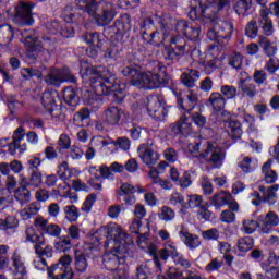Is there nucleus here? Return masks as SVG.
Returning <instances> with one entry per match:
<instances>
[{
	"instance_id": "obj_34",
	"label": "nucleus",
	"mask_w": 279,
	"mask_h": 279,
	"mask_svg": "<svg viewBox=\"0 0 279 279\" xmlns=\"http://www.w3.org/2000/svg\"><path fill=\"white\" fill-rule=\"evenodd\" d=\"M87 269L88 259H86V255L80 251H75V274L82 276V274H86Z\"/></svg>"
},
{
	"instance_id": "obj_37",
	"label": "nucleus",
	"mask_w": 279,
	"mask_h": 279,
	"mask_svg": "<svg viewBox=\"0 0 279 279\" xmlns=\"http://www.w3.org/2000/svg\"><path fill=\"white\" fill-rule=\"evenodd\" d=\"M271 163L272 161L271 159H269L262 167V173L264 175V181L266 184H274V182L278 180V174L271 169Z\"/></svg>"
},
{
	"instance_id": "obj_61",
	"label": "nucleus",
	"mask_w": 279,
	"mask_h": 279,
	"mask_svg": "<svg viewBox=\"0 0 279 279\" xmlns=\"http://www.w3.org/2000/svg\"><path fill=\"white\" fill-rule=\"evenodd\" d=\"M194 125H197L199 128V130H204V128H206V123H207V119L205 118L204 114H202V112H195L192 116L190 114Z\"/></svg>"
},
{
	"instance_id": "obj_58",
	"label": "nucleus",
	"mask_w": 279,
	"mask_h": 279,
	"mask_svg": "<svg viewBox=\"0 0 279 279\" xmlns=\"http://www.w3.org/2000/svg\"><path fill=\"white\" fill-rule=\"evenodd\" d=\"M161 221H173L175 219V211L169 206H163L158 214Z\"/></svg>"
},
{
	"instance_id": "obj_28",
	"label": "nucleus",
	"mask_w": 279,
	"mask_h": 279,
	"mask_svg": "<svg viewBox=\"0 0 279 279\" xmlns=\"http://www.w3.org/2000/svg\"><path fill=\"white\" fill-rule=\"evenodd\" d=\"M40 203L34 202L28 205H26L23 209L19 211V215L23 221H28V219H32L33 217H36L38 213H40Z\"/></svg>"
},
{
	"instance_id": "obj_43",
	"label": "nucleus",
	"mask_w": 279,
	"mask_h": 279,
	"mask_svg": "<svg viewBox=\"0 0 279 279\" xmlns=\"http://www.w3.org/2000/svg\"><path fill=\"white\" fill-rule=\"evenodd\" d=\"M63 99L68 106H72V108H75L80 104V97L77 96V93L74 92L73 88L66 87L63 90Z\"/></svg>"
},
{
	"instance_id": "obj_40",
	"label": "nucleus",
	"mask_w": 279,
	"mask_h": 279,
	"mask_svg": "<svg viewBox=\"0 0 279 279\" xmlns=\"http://www.w3.org/2000/svg\"><path fill=\"white\" fill-rule=\"evenodd\" d=\"M227 64L230 66V69H234L235 71L241 70L243 66V54L232 52L227 57Z\"/></svg>"
},
{
	"instance_id": "obj_62",
	"label": "nucleus",
	"mask_w": 279,
	"mask_h": 279,
	"mask_svg": "<svg viewBox=\"0 0 279 279\" xmlns=\"http://www.w3.org/2000/svg\"><path fill=\"white\" fill-rule=\"evenodd\" d=\"M95 202H97V195L89 194L84 201L81 210L83 213H90V210H93V206H95Z\"/></svg>"
},
{
	"instance_id": "obj_23",
	"label": "nucleus",
	"mask_w": 279,
	"mask_h": 279,
	"mask_svg": "<svg viewBox=\"0 0 279 279\" xmlns=\"http://www.w3.org/2000/svg\"><path fill=\"white\" fill-rule=\"evenodd\" d=\"M138 156L147 167H154V165L160 160V154L154 151L149 146L145 147V145L140 147Z\"/></svg>"
},
{
	"instance_id": "obj_45",
	"label": "nucleus",
	"mask_w": 279,
	"mask_h": 279,
	"mask_svg": "<svg viewBox=\"0 0 279 279\" xmlns=\"http://www.w3.org/2000/svg\"><path fill=\"white\" fill-rule=\"evenodd\" d=\"M239 88L244 95H246V97L256 96V85L254 83H250L247 78L239 81Z\"/></svg>"
},
{
	"instance_id": "obj_15",
	"label": "nucleus",
	"mask_w": 279,
	"mask_h": 279,
	"mask_svg": "<svg viewBox=\"0 0 279 279\" xmlns=\"http://www.w3.org/2000/svg\"><path fill=\"white\" fill-rule=\"evenodd\" d=\"M209 202L215 208H221L223 206H229L230 210L239 213V203L234 201L230 192H219L209 198Z\"/></svg>"
},
{
	"instance_id": "obj_30",
	"label": "nucleus",
	"mask_w": 279,
	"mask_h": 279,
	"mask_svg": "<svg viewBox=\"0 0 279 279\" xmlns=\"http://www.w3.org/2000/svg\"><path fill=\"white\" fill-rule=\"evenodd\" d=\"M87 170L90 175L88 184L93 187L94 191H101V174L99 168L95 166H89Z\"/></svg>"
},
{
	"instance_id": "obj_31",
	"label": "nucleus",
	"mask_w": 279,
	"mask_h": 279,
	"mask_svg": "<svg viewBox=\"0 0 279 279\" xmlns=\"http://www.w3.org/2000/svg\"><path fill=\"white\" fill-rule=\"evenodd\" d=\"M178 246L173 241H168L163 244V247L159 250V258L161 260H169V258H172L178 254Z\"/></svg>"
},
{
	"instance_id": "obj_21",
	"label": "nucleus",
	"mask_w": 279,
	"mask_h": 279,
	"mask_svg": "<svg viewBox=\"0 0 279 279\" xmlns=\"http://www.w3.org/2000/svg\"><path fill=\"white\" fill-rule=\"evenodd\" d=\"M11 263L13 267L12 276H21L22 278L27 276V263L25 262V257H23L17 250L12 253Z\"/></svg>"
},
{
	"instance_id": "obj_18",
	"label": "nucleus",
	"mask_w": 279,
	"mask_h": 279,
	"mask_svg": "<svg viewBox=\"0 0 279 279\" xmlns=\"http://www.w3.org/2000/svg\"><path fill=\"white\" fill-rule=\"evenodd\" d=\"M259 229L263 234H271L274 228L279 226V216L275 211H268L258 217Z\"/></svg>"
},
{
	"instance_id": "obj_56",
	"label": "nucleus",
	"mask_w": 279,
	"mask_h": 279,
	"mask_svg": "<svg viewBox=\"0 0 279 279\" xmlns=\"http://www.w3.org/2000/svg\"><path fill=\"white\" fill-rule=\"evenodd\" d=\"M74 171L75 169L69 168V163L63 161L61 165H59L57 173L61 180H69L72 178Z\"/></svg>"
},
{
	"instance_id": "obj_41",
	"label": "nucleus",
	"mask_w": 279,
	"mask_h": 279,
	"mask_svg": "<svg viewBox=\"0 0 279 279\" xmlns=\"http://www.w3.org/2000/svg\"><path fill=\"white\" fill-rule=\"evenodd\" d=\"M63 213L69 223H75L80 219V209L75 205H66L63 207Z\"/></svg>"
},
{
	"instance_id": "obj_19",
	"label": "nucleus",
	"mask_w": 279,
	"mask_h": 279,
	"mask_svg": "<svg viewBox=\"0 0 279 279\" xmlns=\"http://www.w3.org/2000/svg\"><path fill=\"white\" fill-rule=\"evenodd\" d=\"M124 32H130V23L118 21L112 26L106 27L104 29V36L108 40H121V38H123Z\"/></svg>"
},
{
	"instance_id": "obj_63",
	"label": "nucleus",
	"mask_w": 279,
	"mask_h": 279,
	"mask_svg": "<svg viewBox=\"0 0 279 279\" xmlns=\"http://www.w3.org/2000/svg\"><path fill=\"white\" fill-rule=\"evenodd\" d=\"M234 213L235 211L232 209L223 210L220 214V220L222 221V223H234V221H236V214Z\"/></svg>"
},
{
	"instance_id": "obj_33",
	"label": "nucleus",
	"mask_w": 279,
	"mask_h": 279,
	"mask_svg": "<svg viewBox=\"0 0 279 279\" xmlns=\"http://www.w3.org/2000/svg\"><path fill=\"white\" fill-rule=\"evenodd\" d=\"M14 38V29L11 25L4 24L0 26V46L8 47Z\"/></svg>"
},
{
	"instance_id": "obj_17",
	"label": "nucleus",
	"mask_w": 279,
	"mask_h": 279,
	"mask_svg": "<svg viewBox=\"0 0 279 279\" xmlns=\"http://www.w3.org/2000/svg\"><path fill=\"white\" fill-rule=\"evenodd\" d=\"M25 128L19 126L14 132L12 136V142L9 143V154L11 156H15L16 151H20V154H25L27 151V144H22L23 138H25Z\"/></svg>"
},
{
	"instance_id": "obj_22",
	"label": "nucleus",
	"mask_w": 279,
	"mask_h": 279,
	"mask_svg": "<svg viewBox=\"0 0 279 279\" xmlns=\"http://www.w3.org/2000/svg\"><path fill=\"white\" fill-rule=\"evenodd\" d=\"M21 43H24L28 53H32L29 58L36 60L38 53L36 52V47L38 45V37L34 34V31H21Z\"/></svg>"
},
{
	"instance_id": "obj_44",
	"label": "nucleus",
	"mask_w": 279,
	"mask_h": 279,
	"mask_svg": "<svg viewBox=\"0 0 279 279\" xmlns=\"http://www.w3.org/2000/svg\"><path fill=\"white\" fill-rule=\"evenodd\" d=\"M71 247H73V243L69 235H62L54 242V250L57 252H69Z\"/></svg>"
},
{
	"instance_id": "obj_64",
	"label": "nucleus",
	"mask_w": 279,
	"mask_h": 279,
	"mask_svg": "<svg viewBox=\"0 0 279 279\" xmlns=\"http://www.w3.org/2000/svg\"><path fill=\"white\" fill-rule=\"evenodd\" d=\"M158 279H184V276L178 268L170 267L167 271V277L158 276Z\"/></svg>"
},
{
	"instance_id": "obj_3",
	"label": "nucleus",
	"mask_w": 279,
	"mask_h": 279,
	"mask_svg": "<svg viewBox=\"0 0 279 279\" xmlns=\"http://www.w3.org/2000/svg\"><path fill=\"white\" fill-rule=\"evenodd\" d=\"M121 73L124 77H131L132 86L154 90L155 88H165L169 84V73L167 66L160 61H154L149 71L143 72V68L135 63H128Z\"/></svg>"
},
{
	"instance_id": "obj_1",
	"label": "nucleus",
	"mask_w": 279,
	"mask_h": 279,
	"mask_svg": "<svg viewBox=\"0 0 279 279\" xmlns=\"http://www.w3.org/2000/svg\"><path fill=\"white\" fill-rule=\"evenodd\" d=\"M143 40L155 47H160L162 43L170 38L172 50H168V60H175L178 56H190L195 51L196 47L191 41H186L184 37L173 36V22L167 14L162 16L153 15L144 20L141 26Z\"/></svg>"
},
{
	"instance_id": "obj_53",
	"label": "nucleus",
	"mask_w": 279,
	"mask_h": 279,
	"mask_svg": "<svg viewBox=\"0 0 279 279\" xmlns=\"http://www.w3.org/2000/svg\"><path fill=\"white\" fill-rule=\"evenodd\" d=\"M44 245L45 244L34 245L35 254L40 258H43V256H45V258H51L53 256V246L46 245L43 247Z\"/></svg>"
},
{
	"instance_id": "obj_57",
	"label": "nucleus",
	"mask_w": 279,
	"mask_h": 279,
	"mask_svg": "<svg viewBox=\"0 0 279 279\" xmlns=\"http://www.w3.org/2000/svg\"><path fill=\"white\" fill-rule=\"evenodd\" d=\"M258 228H260V221L250 219L244 220L242 225V232H245V234H254Z\"/></svg>"
},
{
	"instance_id": "obj_2",
	"label": "nucleus",
	"mask_w": 279,
	"mask_h": 279,
	"mask_svg": "<svg viewBox=\"0 0 279 279\" xmlns=\"http://www.w3.org/2000/svg\"><path fill=\"white\" fill-rule=\"evenodd\" d=\"M81 77L89 82L97 97L112 95L114 101H123L124 84L117 83V78L105 66L82 65Z\"/></svg>"
},
{
	"instance_id": "obj_26",
	"label": "nucleus",
	"mask_w": 279,
	"mask_h": 279,
	"mask_svg": "<svg viewBox=\"0 0 279 279\" xmlns=\"http://www.w3.org/2000/svg\"><path fill=\"white\" fill-rule=\"evenodd\" d=\"M199 101V97L195 93H190L185 96V98H178V106L180 110H186L189 108L190 104V109H187V114H191L193 112V109L195 106H197V102Z\"/></svg>"
},
{
	"instance_id": "obj_29",
	"label": "nucleus",
	"mask_w": 279,
	"mask_h": 279,
	"mask_svg": "<svg viewBox=\"0 0 279 279\" xmlns=\"http://www.w3.org/2000/svg\"><path fill=\"white\" fill-rule=\"evenodd\" d=\"M25 241L26 243H33L35 245H45V235L36 232V229L32 226L26 227L25 230Z\"/></svg>"
},
{
	"instance_id": "obj_24",
	"label": "nucleus",
	"mask_w": 279,
	"mask_h": 279,
	"mask_svg": "<svg viewBox=\"0 0 279 279\" xmlns=\"http://www.w3.org/2000/svg\"><path fill=\"white\" fill-rule=\"evenodd\" d=\"M56 97H58V92L56 90L44 92L41 96L44 108L50 112L52 117H56V114H53V112H56Z\"/></svg>"
},
{
	"instance_id": "obj_25",
	"label": "nucleus",
	"mask_w": 279,
	"mask_h": 279,
	"mask_svg": "<svg viewBox=\"0 0 279 279\" xmlns=\"http://www.w3.org/2000/svg\"><path fill=\"white\" fill-rule=\"evenodd\" d=\"M214 23L215 29H218L220 38L228 40V38L232 36V32H234V26L230 22L223 20H214Z\"/></svg>"
},
{
	"instance_id": "obj_46",
	"label": "nucleus",
	"mask_w": 279,
	"mask_h": 279,
	"mask_svg": "<svg viewBox=\"0 0 279 279\" xmlns=\"http://www.w3.org/2000/svg\"><path fill=\"white\" fill-rule=\"evenodd\" d=\"M179 125L181 126V131L183 135L191 134L193 131V123H191V114L181 113L179 119Z\"/></svg>"
},
{
	"instance_id": "obj_52",
	"label": "nucleus",
	"mask_w": 279,
	"mask_h": 279,
	"mask_svg": "<svg viewBox=\"0 0 279 279\" xmlns=\"http://www.w3.org/2000/svg\"><path fill=\"white\" fill-rule=\"evenodd\" d=\"M259 45L260 47H263L266 56H268L269 58H271V56H276V52L278 51V49L271 41H269L267 37H260Z\"/></svg>"
},
{
	"instance_id": "obj_20",
	"label": "nucleus",
	"mask_w": 279,
	"mask_h": 279,
	"mask_svg": "<svg viewBox=\"0 0 279 279\" xmlns=\"http://www.w3.org/2000/svg\"><path fill=\"white\" fill-rule=\"evenodd\" d=\"M34 5L28 3H20L15 8V21L20 25H32L34 23V17H32V9Z\"/></svg>"
},
{
	"instance_id": "obj_59",
	"label": "nucleus",
	"mask_w": 279,
	"mask_h": 279,
	"mask_svg": "<svg viewBox=\"0 0 279 279\" xmlns=\"http://www.w3.org/2000/svg\"><path fill=\"white\" fill-rule=\"evenodd\" d=\"M220 95L228 100L234 99V97H236V87L232 85H222L220 87Z\"/></svg>"
},
{
	"instance_id": "obj_51",
	"label": "nucleus",
	"mask_w": 279,
	"mask_h": 279,
	"mask_svg": "<svg viewBox=\"0 0 279 279\" xmlns=\"http://www.w3.org/2000/svg\"><path fill=\"white\" fill-rule=\"evenodd\" d=\"M19 228V219L14 216H8L5 219H0V230H15Z\"/></svg>"
},
{
	"instance_id": "obj_14",
	"label": "nucleus",
	"mask_w": 279,
	"mask_h": 279,
	"mask_svg": "<svg viewBox=\"0 0 279 279\" xmlns=\"http://www.w3.org/2000/svg\"><path fill=\"white\" fill-rule=\"evenodd\" d=\"M172 22V25H175V32L177 36H185V38H189L190 40H185V43H191L193 47H195L194 40H197L199 38V28L193 27V25L189 24L185 20H180L177 23L170 19Z\"/></svg>"
},
{
	"instance_id": "obj_5",
	"label": "nucleus",
	"mask_w": 279,
	"mask_h": 279,
	"mask_svg": "<svg viewBox=\"0 0 279 279\" xmlns=\"http://www.w3.org/2000/svg\"><path fill=\"white\" fill-rule=\"evenodd\" d=\"M187 151L199 154V158H204L214 169H221L226 162V148L202 137L190 136Z\"/></svg>"
},
{
	"instance_id": "obj_55",
	"label": "nucleus",
	"mask_w": 279,
	"mask_h": 279,
	"mask_svg": "<svg viewBox=\"0 0 279 279\" xmlns=\"http://www.w3.org/2000/svg\"><path fill=\"white\" fill-rule=\"evenodd\" d=\"M278 263H279L278 255H276V253H269L267 259L260 263V268L263 271H266L267 269L278 267Z\"/></svg>"
},
{
	"instance_id": "obj_47",
	"label": "nucleus",
	"mask_w": 279,
	"mask_h": 279,
	"mask_svg": "<svg viewBox=\"0 0 279 279\" xmlns=\"http://www.w3.org/2000/svg\"><path fill=\"white\" fill-rule=\"evenodd\" d=\"M203 203L204 198L202 197V195H187V201L185 202V204H183V210H186L189 208H201Z\"/></svg>"
},
{
	"instance_id": "obj_35",
	"label": "nucleus",
	"mask_w": 279,
	"mask_h": 279,
	"mask_svg": "<svg viewBox=\"0 0 279 279\" xmlns=\"http://www.w3.org/2000/svg\"><path fill=\"white\" fill-rule=\"evenodd\" d=\"M225 128L232 138H240L243 134V129L241 128V122L235 120H228L225 122Z\"/></svg>"
},
{
	"instance_id": "obj_12",
	"label": "nucleus",
	"mask_w": 279,
	"mask_h": 279,
	"mask_svg": "<svg viewBox=\"0 0 279 279\" xmlns=\"http://www.w3.org/2000/svg\"><path fill=\"white\" fill-rule=\"evenodd\" d=\"M279 190V185L275 184L269 187H265L260 185L258 187V192L251 193V204L253 206H260L262 202H265L266 204H275L276 203V192Z\"/></svg>"
},
{
	"instance_id": "obj_7",
	"label": "nucleus",
	"mask_w": 279,
	"mask_h": 279,
	"mask_svg": "<svg viewBox=\"0 0 279 279\" xmlns=\"http://www.w3.org/2000/svg\"><path fill=\"white\" fill-rule=\"evenodd\" d=\"M71 263L73 258L70 255H64L59 259L58 264L47 267V259L37 255L33 260V266L37 271L48 270V277L51 279H73L75 274L71 268Z\"/></svg>"
},
{
	"instance_id": "obj_54",
	"label": "nucleus",
	"mask_w": 279,
	"mask_h": 279,
	"mask_svg": "<svg viewBox=\"0 0 279 279\" xmlns=\"http://www.w3.org/2000/svg\"><path fill=\"white\" fill-rule=\"evenodd\" d=\"M88 117H90V111L86 108L81 109L78 112L74 113L73 124L76 128H82V125H84V121H86Z\"/></svg>"
},
{
	"instance_id": "obj_32",
	"label": "nucleus",
	"mask_w": 279,
	"mask_h": 279,
	"mask_svg": "<svg viewBox=\"0 0 279 279\" xmlns=\"http://www.w3.org/2000/svg\"><path fill=\"white\" fill-rule=\"evenodd\" d=\"M199 80V71L197 70H185L181 75V82L186 86L187 88H193L195 86V82Z\"/></svg>"
},
{
	"instance_id": "obj_13",
	"label": "nucleus",
	"mask_w": 279,
	"mask_h": 279,
	"mask_svg": "<svg viewBox=\"0 0 279 279\" xmlns=\"http://www.w3.org/2000/svg\"><path fill=\"white\" fill-rule=\"evenodd\" d=\"M50 86H60L62 82H71L72 84L77 82V78L69 68H63L61 70L51 69L45 78Z\"/></svg>"
},
{
	"instance_id": "obj_39",
	"label": "nucleus",
	"mask_w": 279,
	"mask_h": 279,
	"mask_svg": "<svg viewBox=\"0 0 279 279\" xmlns=\"http://www.w3.org/2000/svg\"><path fill=\"white\" fill-rule=\"evenodd\" d=\"M83 39L89 47H96L97 49H101L104 45V39H101L99 33H86Z\"/></svg>"
},
{
	"instance_id": "obj_4",
	"label": "nucleus",
	"mask_w": 279,
	"mask_h": 279,
	"mask_svg": "<svg viewBox=\"0 0 279 279\" xmlns=\"http://www.w3.org/2000/svg\"><path fill=\"white\" fill-rule=\"evenodd\" d=\"M111 232L112 228L104 229V233L107 234V241L105 242L106 253L102 256L104 267L107 268L108 271H111L113 279H128L125 258L119 257V253L125 250L126 242L123 239H130V235L124 232H119L118 236L122 239L119 241L110 238Z\"/></svg>"
},
{
	"instance_id": "obj_27",
	"label": "nucleus",
	"mask_w": 279,
	"mask_h": 279,
	"mask_svg": "<svg viewBox=\"0 0 279 279\" xmlns=\"http://www.w3.org/2000/svg\"><path fill=\"white\" fill-rule=\"evenodd\" d=\"M179 236L184 245L189 247V250H197L199 245H202V240H199V235L189 233L186 231H180Z\"/></svg>"
},
{
	"instance_id": "obj_36",
	"label": "nucleus",
	"mask_w": 279,
	"mask_h": 279,
	"mask_svg": "<svg viewBox=\"0 0 279 279\" xmlns=\"http://www.w3.org/2000/svg\"><path fill=\"white\" fill-rule=\"evenodd\" d=\"M208 106L219 112L226 108V98L220 93H211L208 98Z\"/></svg>"
},
{
	"instance_id": "obj_60",
	"label": "nucleus",
	"mask_w": 279,
	"mask_h": 279,
	"mask_svg": "<svg viewBox=\"0 0 279 279\" xmlns=\"http://www.w3.org/2000/svg\"><path fill=\"white\" fill-rule=\"evenodd\" d=\"M223 267V258L216 257L209 262V264L205 267L208 274H213V271H219Z\"/></svg>"
},
{
	"instance_id": "obj_6",
	"label": "nucleus",
	"mask_w": 279,
	"mask_h": 279,
	"mask_svg": "<svg viewBox=\"0 0 279 279\" xmlns=\"http://www.w3.org/2000/svg\"><path fill=\"white\" fill-rule=\"evenodd\" d=\"M75 3L78 10L87 12L89 16H93L94 21L100 27L109 25V23L114 21V16H117L114 7L110 2L97 3L95 0H75Z\"/></svg>"
},
{
	"instance_id": "obj_9",
	"label": "nucleus",
	"mask_w": 279,
	"mask_h": 279,
	"mask_svg": "<svg viewBox=\"0 0 279 279\" xmlns=\"http://www.w3.org/2000/svg\"><path fill=\"white\" fill-rule=\"evenodd\" d=\"M165 100L161 96L150 95L142 98L138 106L141 112H147V114L155 119V121H165L167 117V110L162 108Z\"/></svg>"
},
{
	"instance_id": "obj_42",
	"label": "nucleus",
	"mask_w": 279,
	"mask_h": 279,
	"mask_svg": "<svg viewBox=\"0 0 279 279\" xmlns=\"http://www.w3.org/2000/svg\"><path fill=\"white\" fill-rule=\"evenodd\" d=\"M239 167L244 173H252L258 167V160L251 157H243L239 162Z\"/></svg>"
},
{
	"instance_id": "obj_50",
	"label": "nucleus",
	"mask_w": 279,
	"mask_h": 279,
	"mask_svg": "<svg viewBox=\"0 0 279 279\" xmlns=\"http://www.w3.org/2000/svg\"><path fill=\"white\" fill-rule=\"evenodd\" d=\"M102 147H106L112 143L114 147H119V149H122L123 151H128L130 149V140L128 137H119L114 142H108V141H100Z\"/></svg>"
},
{
	"instance_id": "obj_10",
	"label": "nucleus",
	"mask_w": 279,
	"mask_h": 279,
	"mask_svg": "<svg viewBox=\"0 0 279 279\" xmlns=\"http://www.w3.org/2000/svg\"><path fill=\"white\" fill-rule=\"evenodd\" d=\"M62 19L64 24L60 26L58 22H52L50 24L51 28L50 34H58L61 29L62 38H73L75 34V29L73 28V24L77 21V15H75V9H71L66 7L62 12Z\"/></svg>"
},
{
	"instance_id": "obj_49",
	"label": "nucleus",
	"mask_w": 279,
	"mask_h": 279,
	"mask_svg": "<svg viewBox=\"0 0 279 279\" xmlns=\"http://www.w3.org/2000/svg\"><path fill=\"white\" fill-rule=\"evenodd\" d=\"M239 252L243 254L250 252L254 247V239L252 236L240 238L236 243Z\"/></svg>"
},
{
	"instance_id": "obj_8",
	"label": "nucleus",
	"mask_w": 279,
	"mask_h": 279,
	"mask_svg": "<svg viewBox=\"0 0 279 279\" xmlns=\"http://www.w3.org/2000/svg\"><path fill=\"white\" fill-rule=\"evenodd\" d=\"M192 9L189 12V17L192 21H197L202 16H210L217 14L219 10L228 5V0H192Z\"/></svg>"
},
{
	"instance_id": "obj_11",
	"label": "nucleus",
	"mask_w": 279,
	"mask_h": 279,
	"mask_svg": "<svg viewBox=\"0 0 279 279\" xmlns=\"http://www.w3.org/2000/svg\"><path fill=\"white\" fill-rule=\"evenodd\" d=\"M269 14L279 19V1L272 2L268 8H264L259 11V27H262L266 36L274 34V23L269 19Z\"/></svg>"
},
{
	"instance_id": "obj_38",
	"label": "nucleus",
	"mask_w": 279,
	"mask_h": 279,
	"mask_svg": "<svg viewBox=\"0 0 279 279\" xmlns=\"http://www.w3.org/2000/svg\"><path fill=\"white\" fill-rule=\"evenodd\" d=\"M252 10V0H239L234 4V12L238 16H247Z\"/></svg>"
},
{
	"instance_id": "obj_48",
	"label": "nucleus",
	"mask_w": 279,
	"mask_h": 279,
	"mask_svg": "<svg viewBox=\"0 0 279 279\" xmlns=\"http://www.w3.org/2000/svg\"><path fill=\"white\" fill-rule=\"evenodd\" d=\"M14 197L20 204H27L32 199V193L26 186H21L15 191Z\"/></svg>"
},
{
	"instance_id": "obj_16",
	"label": "nucleus",
	"mask_w": 279,
	"mask_h": 279,
	"mask_svg": "<svg viewBox=\"0 0 279 279\" xmlns=\"http://www.w3.org/2000/svg\"><path fill=\"white\" fill-rule=\"evenodd\" d=\"M123 117H125V111L123 109L117 106H110L104 110L101 119L102 123L114 128V125H119Z\"/></svg>"
}]
</instances>
